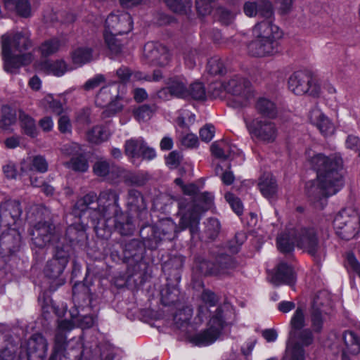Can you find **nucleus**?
Returning <instances> with one entry per match:
<instances>
[{
    "mask_svg": "<svg viewBox=\"0 0 360 360\" xmlns=\"http://www.w3.org/2000/svg\"><path fill=\"white\" fill-rule=\"evenodd\" d=\"M1 212L6 215L7 213L13 219H18L22 213L20 204L18 201H8L1 205Z\"/></svg>",
    "mask_w": 360,
    "mask_h": 360,
    "instance_id": "48",
    "label": "nucleus"
},
{
    "mask_svg": "<svg viewBox=\"0 0 360 360\" xmlns=\"http://www.w3.org/2000/svg\"><path fill=\"white\" fill-rule=\"evenodd\" d=\"M290 331H297L302 330L305 326V315L304 311L302 308L298 307L294 312L290 323Z\"/></svg>",
    "mask_w": 360,
    "mask_h": 360,
    "instance_id": "51",
    "label": "nucleus"
},
{
    "mask_svg": "<svg viewBox=\"0 0 360 360\" xmlns=\"http://www.w3.org/2000/svg\"><path fill=\"white\" fill-rule=\"evenodd\" d=\"M132 25V19L128 13H113L105 20V31L117 34H127L131 30Z\"/></svg>",
    "mask_w": 360,
    "mask_h": 360,
    "instance_id": "16",
    "label": "nucleus"
},
{
    "mask_svg": "<svg viewBox=\"0 0 360 360\" xmlns=\"http://www.w3.org/2000/svg\"><path fill=\"white\" fill-rule=\"evenodd\" d=\"M243 11L248 17H255L257 15L269 19L274 17V11L269 0H256L247 1L244 4Z\"/></svg>",
    "mask_w": 360,
    "mask_h": 360,
    "instance_id": "20",
    "label": "nucleus"
},
{
    "mask_svg": "<svg viewBox=\"0 0 360 360\" xmlns=\"http://www.w3.org/2000/svg\"><path fill=\"white\" fill-rule=\"evenodd\" d=\"M207 71L212 75H221L226 72V68L220 58H212L208 61Z\"/></svg>",
    "mask_w": 360,
    "mask_h": 360,
    "instance_id": "56",
    "label": "nucleus"
},
{
    "mask_svg": "<svg viewBox=\"0 0 360 360\" xmlns=\"http://www.w3.org/2000/svg\"><path fill=\"white\" fill-rule=\"evenodd\" d=\"M58 125V129L62 134H70L72 133V122L67 115H60Z\"/></svg>",
    "mask_w": 360,
    "mask_h": 360,
    "instance_id": "63",
    "label": "nucleus"
},
{
    "mask_svg": "<svg viewBox=\"0 0 360 360\" xmlns=\"http://www.w3.org/2000/svg\"><path fill=\"white\" fill-rule=\"evenodd\" d=\"M314 335L309 328L289 331L284 359L286 360H304V347L311 345Z\"/></svg>",
    "mask_w": 360,
    "mask_h": 360,
    "instance_id": "9",
    "label": "nucleus"
},
{
    "mask_svg": "<svg viewBox=\"0 0 360 360\" xmlns=\"http://www.w3.org/2000/svg\"><path fill=\"white\" fill-rule=\"evenodd\" d=\"M146 60L155 65L165 66L169 63L170 54L164 45L157 42H148L143 48Z\"/></svg>",
    "mask_w": 360,
    "mask_h": 360,
    "instance_id": "17",
    "label": "nucleus"
},
{
    "mask_svg": "<svg viewBox=\"0 0 360 360\" xmlns=\"http://www.w3.org/2000/svg\"><path fill=\"white\" fill-rule=\"evenodd\" d=\"M214 15L217 20L225 25L231 24L235 18V14L224 7L217 8Z\"/></svg>",
    "mask_w": 360,
    "mask_h": 360,
    "instance_id": "55",
    "label": "nucleus"
},
{
    "mask_svg": "<svg viewBox=\"0 0 360 360\" xmlns=\"http://www.w3.org/2000/svg\"><path fill=\"white\" fill-rule=\"evenodd\" d=\"M14 11L23 18H29L32 13L31 6L27 0H18Z\"/></svg>",
    "mask_w": 360,
    "mask_h": 360,
    "instance_id": "62",
    "label": "nucleus"
},
{
    "mask_svg": "<svg viewBox=\"0 0 360 360\" xmlns=\"http://www.w3.org/2000/svg\"><path fill=\"white\" fill-rule=\"evenodd\" d=\"M236 267V262L229 255H219L215 260L217 276L228 274Z\"/></svg>",
    "mask_w": 360,
    "mask_h": 360,
    "instance_id": "34",
    "label": "nucleus"
},
{
    "mask_svg": "<svg viewBox=\"0 0 360 360\" xmlns=\"http://www.w3.org/2000/svg\"><path fill=\"white\" fill-rule=\"evenodd\" d=\"M18 119L20 129L23 134L32 139L36 138L39 135V131L33 117L28 114L20 111Z\"/></svg>",
    "mask_w": 360,
    "mask_h": 360,
    "instance_id": "30",
    "label": "nucleus"
},
{
    "mask_svg": "<svg viewBox=\"0 0 360 360\" xmlns=\"http://www.w3.org/2000/svg\"><path fill=\"white\" fill-rule=\"evenodd\" d=\"M247 127L253 136L265 143L274 142L278 134L275 124L270 121L259 119H245Z\"/></svg>",
    "mask_w": 360,
    "mask_h": 360,
    "instance_id": "15",
    "label": "nucleus"
},
{
    "mask_svg": "<svg viewBox=\"0 0 360 360\" xmlns=\"http://www.w3.org/2000/svg\"><path fill=\"white\" fill-rule=\"evenodd\" d=\"M288 88L296 95L307 94L313 97L321 95V86L311 72L299 70L293 72L288 79Z\"/></svg>",
    "mask_w": 360,
    "mask_h": 360,
    "instance_id": "11",
    "label": "nucleus"
},
{
    "mask_svg": "<svg viewBox=\"0 0 360 360\" xmlns=\"http://www.w3.org/2000/svg\"><path fill=\"white\" fill-rule=\"evenodd\" d=\"M309 119L311 124L315 125L324 136L333 134L335 127L329 118L318 108L311 110Z\"/></svg>",
    "mask_w": 360,
    "mask_h": 360,
    "instance_id": "22",
    "label": "nucleus"
},
{
    "mask_svg": "<svg viewBox=\"0 0 360 360\" xmlns=\"http://www.w3.org/2000/svg\"><path fill=\"white\" fill-rule=\"evenodd\" d=\"M110 136V132L103 126H95L86 133L87 140L95 144H99L107 141Z\"/></svg>",
    "mask_w": 360,
    "mask_h": 360,
    "instance_id": "37",
    "label": "nucleus"
},
{
    "mask_svg": "<svg viewBox=\"0 0 360 360\" xmlns=\"http://www.w3.org/2000/svg\"><path fill=\"white\" fill-rule=\"evenodd\" d=\"M121 89H124V84L119 82H112L100 89L96 94L95 103L100 107H105L110 101Z\"/></svg>",
    "mask_w": 360,
    "mask_h": 360,
    "instance_id": "25",
    "label": "nucleus"
},
{
    "mask_svg": "<svg viewBox=\"0 0 360 360\" xmlns=\"http://www.w3.org/2000/svg\"><path fill=\"white\" fill-rule=\"evenodd\" d=\"M296 229H288L278 236L277 248L282 252H290L296 244Z\"/></svg>",
    "mask_w": 360,
    "mask_h": 360,
    "instance_id": "29",
    "label": "nucleus"
},
{
    "mask_svg": "<svg viewBox=\"0 0 360 360\" xmlns=\"http://www.w3.org/2000/svg\"><path fill=\"white\" fill-rule=\"evenodd\" d=\"M32 46L30 32L27 30L17 31L12 34H4L1 37V49L4 70L8 72L14 73L22 65L30 63L32 55L22 53Z\"/></svg>",
    "mask_w": 360,
    "mask_h": 360,
    "instance_id": "3",
    "label": "nucleus"
},
{
    "mask_svg": "<svg viewBox=\"0 0 360 360\" xmlns=\"http://www.w3.org/2000/svg\"><path fill=\"white\" fill-rule=\"evenodd\" d=\"M127 205L133 212L139 211L145 207L143 198L136 190H130L128 193Z\"/></svg>",
    "mask_w": 360,
    "mask_h": 360,
    "instance_id": "44",
    "label": "nucleus"
},
{
    "mask_svg": "<svg viewBox=\"0 0 360 360\" xmlns=\"http://www.w3.org/2000/svg\"><path fill=\"white\" fill-rule=\"evenodd\" d=\"M176 225L169 219L162 220L153 231L154 238L160 240H172L176 236Z\"/></svg>",
    "mask_w": 360,
    "mask_h": 360,
    "instance_id": "28",
    "label": "nucleus"
},
{
    "mask_svg": "<svg viewBox=\"0 0 360 360\" xmlns=\"http://www.w3.org/2000/svg\"><path fill=\"white\" fill-rule=\"evenodd\" d=\"M220 230V223L217 219H210L205 224V233L212 239L214 238Z\"/></svg>",
    "mask_w": 360,
    "mask_h": 360,
    "instance_id": "59",
    "label": "nucleus"
},
{
    "mask_svg": "<svg viewBox=\"0 0 360 360\" xmlns=\"http://www.w3.org/2000/svg\"><path fill=\"white\" fill-rule=\"evenodd\" d=\"M328 227V222L321 221L296 229L297 247L315 257L321 248V241L329 236Z\"/></svg>",
    "mask_w": 360,
    "mask_h": 360,
    "instance_id": "5",
    "label": "nucleus"
},
{
    "mask_svg": "<svg viewBox=\"0 0 360 360\" xmlns=\"http://www.w3.org/2000/svg\"><path fill=\"white\" fill-rule=\"evenodd\" d=\"M94 174L101 177H106L116 171L115 166L105 159L98 160L93 167Z\"/></svg>",
    "mask_w": 360,
    "mask_h": 360,
    "instance_id": "42",
    "label": "nucleus"
},
{
    "mask_svg": "<svg viewBox=\"0 0 360 360\" xmlns=\"http://www.w3.org/2000/svg\"><path fill=\"white\" fill-rule=\"evenodd\" d=\"M167 7L174 13H186L191 8V0H164Z\"/></svg>",
    "mask_w": 360,
    "mask_h": 360,
    "instance_id": "47",
    "label": "nucleus"
},
{
    "mask_svg": "<svg viewBox=\"0 0 360 360\" xmlns=\"http://www.w3.org/2000/svg\"><path fill=\"white\" fill-rule=\"evenodd\" d=\"M210 150L214 157L226 160L233 158L238 150L236 146L221 140L214 142L211 145Z\"/></svg>",
    "mask_w": 360,
    "mask_h": 360,
    "instance_id": "26",
    "label": "nucleus"
},
{
    "mask_svg": "<svg viewBox=\"0 0 360 360\" xmlns=\"http://www.w3.org/2000/svg\"><path fill=\"white\" fill-rule=\"evenodd\" d=\"M74 321L61 320L58 321L53 339V352L60 360H96L98 352L93 354L90 349L84 348L81 337L74 338L66 341V333L77 325L82 328H91L95 323V318L91 315H72Z\"/></svg>",
    "mask_w": 360,
    "mask_h": 360,
    "instance_id": "2",
    "label": "nucleus"
},
{
    "mask_svg": "<svg viewBox=\"0 0 360 360\" xmlns=\"http://www.w3.org/2000/svg\"><path fill=\"white\" fill-rule=\"evenodd\" d=\"M254 38L266 39L276 41L282 36L279 27L273 23L272 18L266 19L258 22L252 30Z\"/></svg>",
    "mask_w": 360,
    "mask_h": 360,
    "instance_id": "18",
    "label": "nucleus"
},
{
    "mask_svg": "<svg viewBox=\"0 0 360 360\" xmlns=\"http://www.w3.org/2000/svg\"><path fill=\"white\" fill-rule=\"evenodd\" d=\"M192 316V310L186 307L182 310H180L174 316V321L179 328H183L188 325Z\"/></svg>",
    "mask_w": 360,
    "mask_h": 360,
    "instance_id": "57",
    "label": "nucleus"
},
{
    "mask_svg": "<svg viewBox=\"0 0 360 360\" xmlns=\"http://www.w3.org/2000/svg\"><path fill=\"white\" fill-rule=\"evenodd\" d=\"M85 226L82 224H72L68 227L65 238L70 242L79 241L85 236Z\"/></svg>",
    "mask_w": 360,
    "mask_h": 360,
    "instance_id": "49",
    "label": "nucleus"
},
{
    "mask_svg": "<svg viewBox=\"0 0 360 360\" xmlns=\"http://www.w3.org/2000/svg\"><path fill=\"white\" fill-rule=\"evenodd\" d=\"M65 165L76 172H84L87 171L89 165L83 153L71 158L70 161L65 163Z\"/></svg>",
    "mask_w": 360,
    "mask_h": 360,
    "instance_id": "46",
    "label": "nucleus"
},
{
    "mask_svg": "<svg viewBox=\"0 0 360 360\" xmlns=\"http://www.w3.org/2000/svg\"><path fill=\"white\" fill-rule=\"evenodd\" d=\"M179 291L175 286H167L161 291V301L164 305H170L178 300Z\"/></svg>",
    "mask_w": 360,
    "mask_h": 360,
    "instance_id": "50",
    "label": "nucleus"
},
{
    "mask_svg": "<svg viewBox=\"0 0 360 360\" xmlns=\"http://www.w3.org/2000/svg\"><path fill=\"white\" fill-rule=\"evenodd\" d=\"M146 142L143 138H133L126 141L124 152L129 158H140Z\"/></svg>",
    "mask_w": 360,
    "mask_h": 360,
    "instance_id": "35",
    "label": "nucleus"
},
{
    "mask_svg": "<svg viewBox=\"0 0 360 360\" xmlns=\"http://www.w3.org/2000/svg\"><path fill=\"white\" fill-rule=\"evenodd\" d=\"M269 281L275 286L281 284L292 285L295 280V273L291 266L285 262H280L272 271L269 274Z\"/></svg>",
    "mask_w": 360,
    "mask_h": 360,
    "instance_id": "19",
    "label": "nucleus"
},
{
    "mask_svg": "<svg viewBox=\"0 0 360 360\" xmlns=\"http://www.w3.org/2000/svg\"><path fill=\"white\" fill-rule=\"evenodd\" d=\"M333 224L336 234L340 238L349 240L354 238L359 232L360 217L354 208H345L335 216Z\"/></svg>",
    "mask_w": 360,
    "mask_h": 360,
    "instance_id": "7",
    "label": "nucleus"
},
{
    "mask_svg": "<svg viewBox=\"0 0 360 360\" xmlns=\"http://www.w3.org/2000/svg\"><path fill=\"white\" fill-rule=\"evenodd\" d=\"M42 105L52 112L60 115L65 112V108L60 101L54 99L51 96H46L41 101Z\"/></svg>",
    "mask_w": 360,
    "mask_h": 360,
    "instance_id": "53",
    "label": "nucleus"
},
{
    "mask_svg": "<svg viewBox=\"0 0 360 360\" xmlns=\"http://www.w3.org/2000/svg\"><path fill=\"white\" fill-rule=\"evenodd\" d=\"M309 162L316 171L317 177L306 184L305 191L314 206L321 210L327 204V198L335 194L342 186L340 173L342 159L335 155L317 153L311 156Z\"/></svg>",
    "mask_w": 360,
    "mask_h": 360,
    "instance_id": "1",
    "label": "nucleus"
},
{
    "mask_svg": "<svg viewBox=\"0 0 360 360\" xmlns=\"http://www.w3.org/2000/svg\"><path fill=\"white\" fill-rule=\"evenodd\" d=\"M156 110L155 105H142L133 111L135 119L139 122H146L151 118Z\"/></svg>",
    "mask_w": 360,
    "mask_h": 360,
    "instance_id": "45",
    "label": "nucleus"
},
{
    "mask_svg": "<svg viewBox=\"0 0 360 360\" xmlns=\"http://www.w3.org/2000/svg\"><path fill=\"white\" fill-rule=\"evenodd\" d=\"M39 302L41 303L42 314L46 319H48L49 315L52 312L58 316H62L65 314V308L63 307L60 309L58 307H56L49 298L45 299L39 296Z\"/></svg>",
    "mask_w": 360,
    "mask_h": 360,
    "instance_id": "43",
    "label": "nucleus"
},
{
    "mask_svg": "<svg viewBox=\"0 0 360 360\" xmlns=\"http://www.w3.org/2000/svg\"><path fill=\"white\" fill-rule=\"evenodd\" d=\"M225 198L227 202L230 204L233 210L238 214L240 215L243 212V205L240 200L236 198L232 193H228L225 195Z\"/></svg>",
    "mask_w": 360,
    "mask_h": 360,
    "instance_id": "64",
    "label": "nucleus"
},
{
    "mask_svg": "<svg viewBox=\"0 0 360 360\" xmlns=\"http://www.w3.org/2000/svg\"><path fill=\"white\" fill-rule=\"evenodd\" d=\"M39 68L47 74L56 77H61L65 72L74 69L63 59L44 62L39 65Z\"/></svg>",
    "mask_w": 360,
    "mask_h": 360,
    "instance_id": "27",
    "label": "nucleus"
},
{
    "mask_svg": "<svg viewBox=\"0 0 360 360\" xmlns=\"http://www.w3.org/2000/svg\"><path fill=\"white\" fill-rule=\"evenodd\" d=\"M186 84V80L182 77H173L169 79L167 82L170 94L181 98H188L189 91Z\"/></svg>",
    "mask_w": 360,
    "mask_h": 360,
    "instance_id": "33",
    "label": "nucleus"
},
{
    "mask_svg": "<svg viewBox=\"0 0 360 360\" xmlns=\"http://www.w3.org/2000/svg\"><path fill=\"white\" fill-rule=\"evenodd\" d=\"M70 250L69 245L62 247L57 245L53 257L46 263L44 274L46 277L53 280V285L51 286V290H55L65 283V279L61 275L69 262Z\"/></svg>",
    "mask_w": 360,
    "mask_h": 360,
    "instance_id": "8",
    "label": "nucleus"
},
{
    "mask_svg": "<svg viewBox=\"0 0 360 360\" xmlns=\"http://www.w3.org/2000/svg\"><path fill=\"white\" fill-rule=\"evenodd\" d=\"M97 212L100 218L108 221L115 219V226L118 231L124 236H128L133 233L134 225L131 218L124 214L120 207V193L115 188H105L101 191L98 197Z\"/></svg>",
    "mask_w": 360,
    "mask_h": 360,
    "instance_id": "4",
    "label": "nucleus"
},
{
    "mask_svg": "<svg viewBox=\"0 0 360 360\" xmlns=\"http://www.w3.org/2000/svg\"><path fill=\"white\" fill-rule=\"evenodd\" d=\"M204 210H202L198 205L193 206L192 209L184 214L181 218L179 226H181V229L189 228L191 235L197 233L200 214Z\"/></svg>",
    "mask_w": 360,
    "mask_h": 360,
    "instance_id": "23",
    "label": "nucleus"
},
{
    "mask_svg": "<svg viewBox=\"0 0 360 360\" xmlns=\"http://www.w3.org/2000/svg\"><path fill=\"white\" fill-rule=\"evenodd\" d=\"M125 89L126 88L124 89H121L117 91V93L115 94V96L105 105V108L102 112V115L104 118L114 116L123 110L124 105L121 101L124 100Z\"/></svg>",
    "mask_w": 360,
    "mask_h": 360,
    "instance_id": "31",
    "label": "nucleus"
},
{
    "mask_svg": "<svg viewBox=\"0 0 360 360\" xmlns=\"http://www.w3.org/2000/svg\"><path fill=\"white\" fill-rule=\"evenodd\" d=\"M255 108L264 116L274 118L277 115V108L275 103L266 98H259L256 102Z\"/></svg>",
    "mask_w": 360,
    "mask_h": 360,
    "instance_id": "36",
    "label": "nucleus"
},
{
    "mask_svg": "<svg viewBox=\"0 0 360 360\" xmlns=\"http://www.w3.org/2000/svg\"><path fill=\"white\" fill-rule=\"evenodd\" d=\"M330 309V295L327 291H320L314 297L310 309L311 330L320 333L329 319Z\"/></svg>",
    "mask_w": 360,
    "mask_h": 360,
    "instance_id": "10",
    "label": "nucleus"
},
{
    "mask_svg": "<svg viewBox=\"0 0 360 360\" xmlns=\"http://www.w3.org/2000/svg\"><path fill=\"white\" fill-rule=\"evenodd\" d=\"M60 150L62 153L66 156L75 157L82 153V148L77 143H69L63 145Z\"/></svg>",
    "mask_w": 360,
    "mask_h": 360,
    "instance_id": "60",
    "label": "nucleus"
},
{
    "mask_svg": "<svg viewBox=\"0 0 360 360\" xmlns=\"http://www.w3.org/2000/svg\"><path fill=\"white\" fill-rule=\"evenodd\" d=\"M224 326L221 310L217 309V314L210 320L207 329L190 337L194 345L205 347L214 343L221 335Z\"/></svg>",
    "mask_w": 360,
    "mask_h": 360,
    "instance_id": "12",
    "label": "nucleus"
},
{
    "mask_svg": "<svg viewBox=\"0 0 360 360\" xmlns=\"http://www.w3.org/2000/svg\"><path fill=\"white\" fill-rule=\"evenodd\" d=\"M195 268L203 275L217 276L215 262L212 263L202 258H198L195 262Z\"/></svg>",
    "mask_w": 360,
    "mask_h": 360,
    "instance_id": "52",
    "label": "nucleus"
},
{
    "mask_svg": "<svg viewBox=\"0 0 360 360\" xmlns=\"http://www.w3.org/2000/svg\"><path fill=\"white\" fill-rule=\"evenodd\" d=\"M105 82V77L102 75H96L94 77L88 79L82 88L84 91H89L98 88L101 84Z\"/></svg>",
    "mask_w": 360,
    "mask_h": 360,
    "instance_id": "61",
    "label": "nucleus"
},
{
    "mask_svg": "<svg viewBox=\"0 0 360 360\" xmlns=\"http://www.w3.org/2000/svg\"><path fill=\"white\" fill-rule=\"evenodd\" d=\"M48 348V340L43 335L33 334L22 345L20 358L22 359L25 353L27 360H44L46 356Z\"/></svg>",
    "mask_w": 360,
    "mask_h": 360,
    "instance_id": "14",
    "label": "nucleus"
},
{
    "mask_svg": "<svg viewBox=\"0 0 360 360\" xmlns=\"http://www.w3.org/2000/svg\"><path fill=\"white\" fill-rule=\"evenodd\" d=\"M277 51V42L266 39L254 38L248 45V52L255 57L273 55Z\"/></svg>",
    "mask_w": 360,
    "mask_h": 360,
    "instance_id": "21",
    "label": "nucleus"
},
{
    "mask_svg": "<svg viewBox=\"0 0 360 360\" xmlns=\"http://www.w3.org/2000/svg\"><path fill=\"white\" fill-rule=\"evenodd\" d=\"M48 162L46 158L41 155L28 157L22 160L20 162V170L24 173L32 171L45 173L48 171Z\"/></svg>",
    "mask_w": 360,
    "mask_h": 360,
    "instance_id": "24",
    "label": "nucleus"
},
{
    "mask_svg": "<svg viewBox=\"0 0 360 360\" xmlns=\"http://www.w3.org/2000/svg\"><path fill=\"white\" fill-rule=\"evenodd\" d=\"M16 122L15 110L8 105L1 108V116L0 119V129L11 131V127Z\"/></svg>",
    "mask_w": 360,
    "mask_h": 360,
    "instance_id": "38",
    "label": "nucleus"
},
{
    "mask_svg": "<svg viewBox=\"0 0 360 360\" xmlns=\"http://www.w3.org/2000/svg\"><path fill=\"white\" fill-rule=\"evenodd\" d=\"M71 58L73 64L81 66L92 60V49L88 47H79L72 52Z\"/></svg>",
    "mask_w": 360,
    "mask_h": 360,
    "instance_id": "39",
    "label": "nucleus"
},
{
    "mask_svg": "<svg viewBox=\"0 0 360 360\" xmlns=\"http://www.w3.org/2000/svg\"><path fill=\"white\" fill-rule=\"evenodd\" d=\"M262 194L267 198L274 197L278 191V186L274 176L271 174H264L259 183Z\"/></svg>",
    "mask_w": 360,
    "mask_h": 360,
    "instance_id": "32",
    "label": "nucleus"
},
{
    "mask_svg": "<svg viewBox=\"0 0 360 360\" xmlns=\"http://www.w3.org/2000/svg\"><path fill=\"white\" fill-rule=\"evenodd\" d=\"M32 240L35 245L43 248L60 240V231L51 221H40L30 229Z\"/></svg>",
    "mask_w": 360,
    "mask_h": 360,
    "instance_id": "13",
    "label": "nucleus"
},
{
    "mask_svg": "<svg viewBox=\"0 0 360 360\" xmlns=\"http://www.w3.org/2000/svg\"><path fill=\"white\" fill-rule=\"evenodd\" d=\"M189 91L188 97L195 100H202L205 98V89L200 82H195L188 88Z\"/></svg>",
    "mask_w": 360,
    "mask_h": 360,
    "instance_id": "58",
    "label": "nucleus"
},
{
    "mask_svg": "<svg viewBox=\"0 0 360 360\" xmlns=\"http://www.w3.org/2000/svg\"><path fill=\"white\" fill-rule=\"evenodd\" d=\"M342 338L345 345L343 355H345L346 352L352 354H357L360 352V341L353 332H345L343 334Z\"/></svg>",
    "mask_w": 360,
    "mask_h": 360,
    "instance_id": "40",
    "label": "nucleus"
},
{
    "mask_svg": "<svg viewBox=\"0 0 360 360\" xmlns=\"http://www.w3.org/2000/svg\"><path fill=\"white\" fill-rule=\"evenodd\" d=\"M117 34L108 32V31L104 32L105 42L111 53L115 55L121 53L122 49L121 43L115 37Z\"/></svg>",
    "mask_w": 360,
    "mask_h": 360,
    "instance_id": "54",
    "label": "nucleus"
},
{
    "mask_svg": "<svg viewBox=\"0 0 360 360\" xmlns=\"http://www.w3.org/2000/svg\"><path fill=\"white\" fill-rule=\"evenodd\" d=\"M64 42L58 38H52L44 41L39 47L42 56L48 57L57 53Z\"/></svg>",
    "mask_w": 360,
    "mask_h": 360,
    "instance_id": "41",
    "label": "nucleus"
},
{
    "mask_svg": "<svg viewBox=\"0 0 360 360\" xmlns=\"http://www.w3.org/2000/svg\"><path fill=\"white\" fill-rule=\"evenodd\" d=\"M224 90L233 96L229 105L235 108L247 106L255 96L252 84L246 78L236 75L221 84Z\"/></svg>",
    "mask_w": 360,
    "mask_h": 360,
    "instance_id": "6",
    "label": "nucleus"
}]
</instances>
